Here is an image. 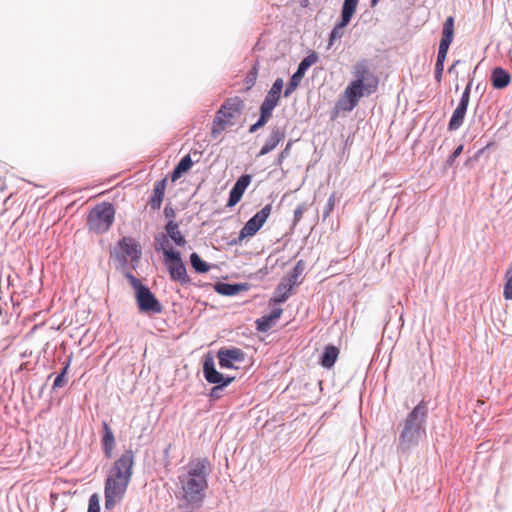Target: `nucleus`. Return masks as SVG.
I'll return each mask as SVG.
<instances>
[{
    "instance_id": "nucleus-45",
    "label": "nucleus",
    "mask_w": 512,
    "mask_h": 512,
    "mask_svg": "<svg viewBox=\"0 0 512 512\" xmlns=\"http://www.w3.org/2000/svg\"><path fill=\"white\" fill-rule=\"evenodd\" d=\"M334 205H335V195H334V194H332V195L329 197V199H328V201H327V203H326V205H325L324 211H323V217H324V219H325L326 217H328V216L330 215V213L333 211V209H334Z\"/></svg>"
},
{
    "instance_id": "nucleus-29",
    "label": "nucleus",
    "mask_w": 512,
    "mask_h": 512,
    "mask_svg": "<svg viewBox=\"0 0 512 512\" xmlns=\"http://www.w3.org/2000/svg\"><path fill=\"white\" fill-rule=\"evenodd\" d=\"M194 163L195 162L192 159L191 154L184 155L172 169L170 173L171 180L174 182L180 179L192 168Z\"/></svg>"
},
{
    "instance_id": "nucleus-4",
    "label": "nucleus",
    "mask_w": 512,
    "mask_h": 512,
    "mask_svg": "<svg viewBox=\"0 0 512 512\" xmlns=\"http://www.w3.org/2000/svg\"><path fill=\"white\" fill-rule=\"evenodd\" d=\"M201 365L205 381L212 385L207 396L210 401H217L222 397V392L235 381L236 377L217 370L215 357L211 351L203 354Z\"/></svg>"
},
{
    "instance_id": "nucleus-50",
    "label": "nucleus",
    "mask_w": 512,
    "mask_h": 512,
    "mask_svg": "<svg viewBox=\"0 0 512 512\" xmlns=\"http://www.w3.org/2000/svg\"><path fill=\"white\" fill-rule=\"evenodd\" d=\"M444 71V64L435 63L434 77L437 82H441Z\"/></svg>"
},
{
    "instance_id": "nucleus-21",
    "label": "nucleus",
    "mask_w": 512,
    "mask_h": 512,
    "mask_svg": "<svg viewBox=\"0 0 512 512\" xmlns=\"http://www.w3.org/2000/svg\"><path fill=\"white\" fill-rule=\"evenodd\" d=\"M293 293V288L291 284H287L283 280H280V282L275 287V290L273 292V295L269 299V306L270 307H279V305L284 304L289 297Z\"/></svg>"
},
{
    "instance_id": "nucleus-58",
    "label": "nucleus",
    "mask_w": 512,
    "mask_h": 512,
    "mask_svg": "<svg viewBox=\"0 0 512 512\" xmlns=\"http://www.w3.org/2000/svg\"><path fill=\"white\" fill-rule=\"evenodd\" d=\"M459 62H460V60H456V61L452 64V66L449 68V70H448V71H449L450 73H451V72H453V70H454L455 66H456Z\"/></svg>"
},
{
    "instance_id": "nucleus-22",
    "label": "nucleus",
    "mask_w": 512,
    "mask_h": 512,
    "mask_svg": "<svg viewBox=\"0 0 512 512\" xmlns=\"http://www.w3.org/2000/svg\"><path fill=\"white\" fill-rule=\"evenodd\" d=\"M340 350L334 344H327L324 346L318 360V364L327 370L332 369L338 360Z\"/></svg>"
},
{
    "instance_id": "nucleus-51",
    "label": "nucleus",
    "mask_w": 512,
    "mask_h": 512,
    "mask_svg": "<svg viewBox=\"0 0 512 512\" xmlns=\"http://www.w3.org/2000/svg\"><path fill=\"white\" fill-rule=\"evenodd\" d=\"M52 376H53V374H52V373H51V374H49V375L47 376L46 381H48ZM46 386H47V382H45V383H43V384L41 385V387H40V389H39V392H38V398H42V395H43V392H44V390H45Z\"/></svg>"
},
{
    "instance_id": "nucleus-57",
    "label": "nucleus",
    "mask_w": 512,
    "mask_h": 512,
    "mask_svg": "<svg viewBox=\"0 0 512 512\" xmlns=\"http://www.w3.org/2000/svg\"><path fill=\"white\" fill-rule=\"evenodd\" d=\"M170 449H171V444H168L164 450H163V457L164 459H168L169 458V452H170Z\"/></svg>"
},
{
    "instance_id": "nucleus-8",
    "label": "nucleus",
    "mask_w": 512,
    "mask_h": 512,
    "mask_svg": "<svg viewBox=\"0 0 512 512\" xmlns=\"http://www.w3.org/2000/svg\"><path fill=\"white\" fill-rule=\"evenodd\" d=\"M163 264L169 274L172 282L187 286L191 284V278L188 275L186 263L180 250H171L165 254Z\"/></svg>"
},
{
    "instance_id": "nucleus-16",
    "label": "nucleus",
    "mask_w": 512,
    "mask_h": 512,
    "mask_svg": "<svg viewBox=\"0 0 512 512\" xmlns=\"http://www.w3.org/2000/svg\"><path fill=\"white\" fill-rule=\"evenodd\" d=\"M100 444L104 457L108 460L112 459L116 439L112 428L106 420H103L101 423Z\"/></svg>"
},
{
    "instance_id": "nucleus-5",
    "label": "nucleus",
    "mask_w": 512,
    "mask_h": 512,
    "mask_svg": "<svg viewBox=\"0 0 512 512\" xmlns=\"http://www.w3.org/2000/svg\"><path fill=\"white\" fill-rule=\"evenodd\" d=\"M116 210L114 204L103 201L92 207L86 218L89 231L95 234H104L110 230L115 221Z\"/></svg>"
},
{
    "instance_id": "nucleus-23",
    "label": "nucleus",
    "mask_w": 512,
    "mask_h": 512,
    "mask_svg": "<svg viewBox=\"0 0 512 512\" xmlns=\"http://www.w3.org/2000/svg\"><path fill=\"white\" fill-rule=\"evenodd\" d=\"M167 187V179L162 178L160 180H157L152 189V194L149 197L148 204L150 205V208L154 211H157L161 208L164 197H165V191Z\"/></svg>"
},
{
    "instance_id": "nucleus-33",
    "label": "nucleus",
    "mask_w": 512,
    "mask_h": 512,
    "mask_svg": "<svg viewBox=\"0 0 512 512\" xmlns=\"http://www.w3.org/2000/svg\"><path fill=\"white\" fill-rule=\"evenodd\" d=\"M153 247L157 253H162L163 259H165V254L168 251L177 250L170 244V240L164 232L155 235Z\"/></svg>"
},
{
    "instance_id": "nucleus-1",
    "label": "nucleus",
    "mask_w": 512,
    "mask_h": 512,
    "mask_svg": "<svg viewBox=\"0 0 512 512\" xmlns=\"http://www.w3.org/2000/svg\"><path fill=\"white\" fill-rule=\"evenodd\" d=\"M211 472V466L208 458H198L188 464L186 473L178 476L181 492L176 494V498L183 501L179 508L190 507L192 509L202 508L206 499V490L208 489V477Z\"/></svg>"
},
{
    "instance_id": "nucleus-12",
    "label": "nucleus",
    "mask_w": 512,
    "mask_h": 512,
    "mask_svg": "<svg viewBox=\"0 0 512 512\" xmlns=\"http://www.w3.org/2000/svg\"><path fill=\"white\" fill-rule=\"evenodd\" d=\"M272 212V203H268L257 211L251 218L240 229L242 235H246L248 238L253 237L258 231L264 226L267 219Z\"/></svg>"
},
{
    "instance_id": "nucleus-10",
    "label": "nucleus",
    "mask_w": 512,
    "mask_h": 512,
    "mask_svg": "<svg viewBox=\"0 0 512 512\" xmlns=\"http://www.w3.org/2000/svg\"><path fill=\"white\" fill-rule=\"evenodd\" d=\"M359 0H344L339 21L334 25L329 33L328 46L343 36V29L351 22V19L357 9Z\"/></svg>"
},
{
    "instance_id": "nucleus-17",
    "label": "nucleus",
    "mask_w": 512,
    "mask_h": 512,
    "mask_svg": "<svg viewBox=\"0 0 512 512\" xmlns=\"http://www.w3.org/2000/svg\"><path fill=\"white\" fill-rule=\"evenodd\" d=\"M355 80L367 86V95L374 93L377 89V80L370 72L365 60L358 62L354 67Z\"/></svg>"
},
{
    "instance_id": "nucleus-20",
    "label": "nucleus",
    "mask_w": 512,
    "mask_h": 512,
    "mask_svg": "<svg viewBox=\"0 0 512 512\" xmlns=\"http://www.w3.org/2000/svg\"><path fill=\"white\" fill-rule=\"evenodd\" d=\"M283 314L281 307H273L271 311L255 320L256 331L266 333L272 329Z\"/></svg>"
},
{
    "instance_id": "nucleus-53",
    "label": "nucleus",
    "mask_w": 512,
    "mask_h": 512,
    "mask_svg": "<svg viewBox=\"0 0 512 512\" xmlns=\"http://www.w3.org/2000/svg\"><path fill=\"white\" fill-rule=\"evenodd\" d=\"M232 191L238 193L239 195H241L243 197L245 191L240 188V186L236 185L235 183L233 184L232 188H231Z\"/></svg>"
},
{
    "instance_id": "nucleus-46",
    "label": "nucleus",
    "mask_w": 512,
    "mask_h": 512,
    "mask_svg": "<svg viewBox=\"0 0 512 512\" xmlns=\"http://www.w3.org/2000/svg\"><path fill=\"white\" fill-rule=\"evenodd\" d=\"M494 142L492 141H488L485 146H483L482 148L478 149L474 155H473V159H475L476 161L479 160V158L487 151L489 150L492 146H494Z\"/></svg>"
},
{
    "instance_id": "nucleus-48",
    "label": "nucleus",
    "mask_w": 512,
    "mask_h": 512,
    "mask_svg": "<svg viewBox=\"0 0 512 512\" xmlns=\"http://www.w3.org/2000/svg\"><path fill=\"white\" fill-rule=\"evenodd\" d=\"M248 237L246 235H242V231L240 230L239 233H238V236L231 239L229 242H228V245L230 246H240L242 245V242L247 239Z\"/></svg>"
},
{
    "instance_id": "nucleus-7",
    "label": "nucleus",
    "mask_w": 512,
    "mask_h": 512,
    "mask_svg": "<svg viewBox=\"0 0 512 512\" xmlns=\"http://www.w3.org/2000/svg\"><path fill=\"white\" fill-rule=\"evenodd\" d=\"M110 257L115 260L130 259L132 268L137 269L142 258V247L135 238L122 236L110 251Z\"/></svg>"
},
{
    "instance_id": "nucleus-38",
    "label": "nucleus",
    "mask_w": 512,
    "mask_h": 512,
    "mask_svg": "<svg viewBox=\"0 0 512 512\" xmlns=\"http://www.w3.org/2000/svg\"><path fill=\"white\" fill-rule=\"evenodd\" d=\"M87 512H101L100 495L98 493L90 495L88 499Z\"/></svg>"
},
{
    "instance_id": "nucleus-9",
    "label": "nucleus",
    "mask_w": 512,
    "mask_h": 512,
    "mask_svg": "<svg viewBox=\"0 0 512 512\" xmlns=\"http://www.w3.org/2000/svg\"><path fill=\"white\" fill-rule=\"evenodd\" d=\"M244 107L245 103L239 97L227 99L216 113L212 128H216V126L236 125V122L233 120L241 116Z\"/></svg>"
},
{
    "instance_id": "nucleus-14",
    "label": "nucleus",
    "mask_w": 512,
    "mask_h": 512,
    "mask_svg": "<svg viewBox=\"0 0 512 512\" xmlns=\"http://www.w3.org/2000/svg\"><path fill=\"white\" fill-rule=\"evenodd\" d=\"M454 23L455 19L452 16L446 18L442 27V37L439 43L436 63L444 64L449 47L454 37Z\"/></svg>"
},
{
    "instance_id": "nucleus-52",
    "label": "nucleus",
    "mask_w": 512,
    "mask_h": 512,
    "mask_svg": "<svg viewBox=\"0 0 512 512\" xmlns=\"http://www.w3.org/2000/svg\"><path fill=\"white\" fill-rule=\"evenodd\" d=\"M268 268H261L256 272V275L259 279H263L268 274Z\"/></svg>"
},
{
    "instance_id": "nucleus-3",
    "label": "nucleus",
    "mask_w": 512,
    "mask_h": 512,
    "mask_svg": "<svg viewBox=\"0 0 512 512\" xmlns=\"http://www.w3.org/2000/svg\"><path fill=\"white\" fill-rule=\"evenodd\" d=\"M427 418V402L422 399L408 412L403 421V428L399 433L397 443L399 454H409L419 445L421 438L426 435Z\"/></svg>"
},
{
    "instance_id": "nucleus-13",
    "label": "nucleus",
    "mask_w": 512,
    "mask_h": 512,
    "mask_svg": "<svg viewBox=\"0 0 512 512\" xmlns=\"http://www.w3.org/2000/svg\"><path fill=\"white\" fill-rule=\"evenodd\" d=\"M318 55L316 52H311L309 55L304 57L299 63L296 71L291 76L285 90L284 96L288 97L296 88L299 86L301 80L303 79L306 71L317 62Z\"/></svg>"
},
{
    "instance_id": "nucleus-2",
    "label": "nucleus",
    "mask_w": 512,
    "mask_h": 512,
    "mask_svg": "<svg viewBox=\"0 0 512 512\" xmlns=\"http://www.w3.org/2000/svg\"><path fill=\"white\" fill-rule=\"evenodd\" d=\"M134 466L135 452L131 448L125 449L111 464L104 481L105 511L112 510L124 498Z\"/></svg>"
},
{
    "instance_id": "nucleus-31",
    "label": "nucleus",
    "mask_w": 512,
    "mask_h": 512,
    "mask_svg": "<svg viewBox=\"0 0 512 512\" xmlns=\"http://www.w3.org/2000/svg\"><path fill=\"white\" fill-rule=\"evenodd\" d=\"M305 269V262L300 259L296 262L293 268L287 272L285 276L282 277L281 280L286 282L287 284H291L292 288L299 286L302 281L299 280L300 276L303 274Z\"/></svg>"
},
{
    "instance_id": "nucleus-18",
    "label": "nucleus",
    "mask_w": 512,
    "mask_h": 512,
    "mask_svg": "<svg viewBox=\"0 0 512 512\" xmlns=\"http://www.w3.org/2000/svg\"><path fill=\"white\" fill-rule=\"evenodd\" d=\"M280 98L274 95L266 94L264 101L260 106V116L258 120L252 124L249 128H262L266 125L268 120L272 116L274 108L277 106Z\"/></svg>"
},
{
    "instance_id": "nucleus-55",
    "label": "nucleus",
    "mask_w": 512,
    "mask_h": 512,
    "mask_svg": "<svg viewBox=\"0 0 512 512\" xmlns=\"http://www.w3.org/2000/svg\"><path fill=\"white\" fill-rule=\"evenodd\" d=\"M476 162L475 159H473V156L469 157L465 163H464V166L466 167H469V168H472L474 166V163Z\"/></svg>"
},
{
    "instance_id": "nucleus-28",
    "label": "nucleus",
    "mask_w": 512,
    "mask_h": 512,
    "mask_svg": "<svg viewBox=\"0 0 512 512\" xmlns=\"http://www.w3.org/2000/svg\"><path fill=\"white\" fill-rule=\"evenodd\" d=\"M345 94L353 107L364 94L367 95V86L361 84L360 80H354L347 86Z\"/></svg>"
},
{
    "instance_id": "nucleus-24",
    "label": "nucleus",
    "mask_w": 512,
    "mask_h": 512,
    "mask_svg": "<svg viewBox=\"0 0 512 512\" xmlns=\"http://www.w3.org/2000/svg\"><path fill=\"white\" fill-rule=\"evenodd\" d=\"M164 233L168 237L170 241L173 242V244L176 247H185L187 244V240L183 233L180 231V223L179 222H172L165 223L164 225Z\"/></svg>"
},
{
    "instance_id": "nucleus-26",
    "label": "nucleus",
    "mask_w": 512,
    "mask_h": 512,
    "mask_svg": "<svg viewBox=\"0 0 512 512\" xmlns=\"http://www.w3.org/2000/svg\"><path fill=\"white\" fill-rule=\"evenodd\" d=\"M285 136V130H272V133L258 152L257 157L264 156L273 151L284 140Z\"/></svg>"
},
{
    "instance_id": "nucleus-35",
    "label": "nucleus",
    "mask_w": 512,
    "mask_h": 512,
    "mask_svg": "<svg viewBox=\"0 0 512 512\" xmlns=\"http://www.w3.org/2000/svg\"><path fill=\"white\" fill-rule=\"evenodd\" d=\"M464 150V145L459 144L457 145L454 150L450 153V155L447 157V159L443 163V171L448 170V168L453 167L455 164L456 159L462 154Z\"/></svg>"
},
{
    "instance_id": "nucleus-32",
    "label": "nucleus",
    "mask_w": 512,
    "mask_h": 512,
    "mask_svg": "<svg viewBox=\"0 0 512 512\" xmlns=\"http://www.w3.org/2000/svg\"><path fill=\"white\" fill-rule=\"evenodd\" d=\"M189 263L193 271L197 274L208 273L212 268L216 267L215 264H211L203 260L197 252H192L189 255Z\"/></svg>"
},
{
    "instance_id": "nucleus-36",
    "label": "nucleus",
    "mask_w": 512,
    "mask_h": 512,
    "mask_svg": "<svg viewBox=\"0 0 512 512\" xmlns=\"http://www.w3.org/2000/svg\"><path fill=\"white\" fill-rule=\"evenodd\" d=\"M503 297L505 300H512V267L507 270L505 275Z\"/></svg>"
},
{
    "instance_id": "nucleus-37",
    "label": "nucleus",
    "mask_w": 512,
    "mask_h": 512,
    "mask_svg": "<svg viewBox=\"0 0 512 512\" xmlns=\"http://www.w3.org/2000/svg\"><path fill=\"white\" fill-rule=\"evenodd\" d=\"M257 76H258V69L256 67V65H254L246 74L245 76V79H244V84H245V90L248 91L250 90L256 83V80H257Z\"/></svg>"
},
{
    "instance_id": "nucleus-56",
    "label": "nucleus",
    "mask_w": 512,
    "mask_h": 512,
    "mask_svg": "<svg viewBox=\"0 0 512 512\" xmlns=\"http://www.w3.org/2000/svg\"><path fill=\"white\" fill-rule=\"evenodd\" d=\"M190 154H191V157L192 156L197 157V159L194 160L195 163L200 161V157L202 155V152H200L198 150H192V152Z\"/></svg>"
},
{
    "instance_id": "nucleus-34",
    "label": "nucleus",
    "mask_w": 512,
    "mask_h": 512,
    "mask_svg": "<svg viewBox=\"0 0 512 512\" xmlns=\"http://www.w3.org/2000/svg\"><path fill=\"white\" fill-rule=\"evenodd\" d=\"M119 263V266L116 267L118 271L122 273V275L125 277V279L128 281L129 285L131 286V277H136L132 270V260L130 259H124V260H116Z\"/></svg>"
},
{
    "instance_id": "nucleus-39",
    "label": "nucleus",
    "mask_w": 512,
    "mask_h": 512,
    "mask_svg": "<svg viewBox=\"0 0 512 512\" xmlns=\"http://www.w3.org/2000/svg\"><path fill=\"white\" fill-rule=\"evenodd\" d=\"M292 144H293V142L291 140L288 141V143L286 144L285 148L278 154V156L274 160V165L275 166H281L283 161H284V159L289 156Z\"/></svg>"
},
{
    "instance_id": "nucleus-19",
    "label": "nucleus",
    "mask_w": 512,
    "mask_h": 512,
    "mask_svg": "<svg viewBox=\"0 0 512 512\" xmlns=\"http://www.w3.org/2000/svg\"><path fill=\"white\" fill-rule=\"evenodd\" d=\"M216 293L222 296L233 297L244 291H248L251 285L247 282H223L218 281L212 285Z\"/></svg>"
},
{
    "instance_id": "nucleus-41",
    "label": "nucleus",
    "mask_w": 512,
    "mask_h": 512,
    "mask_svg": "<svg viewBox=\"0 0 512 512\" xmlns=\"http://www.w3.org/2000/svg\"><path fill=\"white\" fill-rule=\"evenodd\" d=\"M163 215H164V218L166 220V223H169L170 221L176 222L175 221L176 211L172 207L170 202L165 204V207H164V210H163Z\"/></svg>"
},
{
    "instance_id": "nucleus-27",
    "label": "nucleus",
    "mask_w": 512,
    "mask_h": 512,
    "mask_svg": "<svg viewBox=\"0 0 512 512\" xmlns=\"http://www.w3.org/2000/svg\"><path fill=\"white\" fill-rule=\"evenodd\" d=\"M73 359V353L67 356L66 360L63 363L62 368L54 378L51 393L56 392L58 389L63 388L68 383V373L71 366V362Z\"/></svg>"
},
{
    "instance_id": "nucleus-6",
    "label": "nucleus",
    "mask_w": 512,
    "mask_h": 512,
    "mask_svg": "<svg viewBox=\"0 0 512 512\" xmlns=\"http://www.w3.org/2000/svg\"><path fill=\"white\" fill-rule=\"evenodd\" d=\"M131 288L140 314L152 316L163 312V304L148 285L142 283L137 277H131Z\"/></svg>"
},
{
    "instance_id": "nucleus-60",
    "label": "nucleus",
    "mask_w": 512,
    "mask_h": 512,
    "mask_svg": "<svg viewBox=\"0 0 512 512\" xmlns=\"http://www.w3.org/2000/svg\"><path fill=\"white\" fill-rule=\"evenodd\" d=\"M205 284H199V287H203Z\"/></svg>"
},
{
    "instance_id": "nucleus-44",
    "label": "nucleus",
    "mask_w": 512,
    "mask_h": 512,
    "mask_svg": "<svg viewBox=\"0 0 512 512\" xmlns=\"http://www.w3.org/2000/svg\"><path fill=\"white\" fill-rule=\"evenodd\" d=\"M305 210H306L305 203L297 205V207L294 210V215H293V225L294 226L297 225V223L302 219V216H303V213L305 212Z\"/></svg>"
},
{
    "instance_id": "nucleus-15",
    "label": "nucleus",
    "mask_w": 512,
    "mask_h": 512,
    "mask_svg": "<svg viewBox=\"0 0 512 512\" xmlns=\"http://www.w3.org/2000/svg\"><path fill=\"white\" fill-rule=\"evenodd\" d=\"M472 82H473V79H471L468 82L467 86L465 87V89L462 93V96L460 98V101L458 103V106L456 107V109L454 110V112L450 118L448 128H458L459 126L462 125L465 114L467 112L469 100H470V92H471Z\"/></svg>"
},
{
    "instance_id": "nucleus-42",
    "label": "nucleus",
    "mask_w": 512,
    "mask_h": 512,
    "mask_svg": "<svg viewBox=\"0 0 512 512\" xmlns=\"http://www.w3.org/2000/svg\"><path fill=\"white\" fill-rule=\"evenodd\" d=\"M251 181H252V175L244 173L237 178V180L235 181V184L240 186V188H242L244 191H246V189L250 185Z\"/></svg>"
},
{
    "instance_id": "nucleus-59",
    "label": "nucleus",
    "mask_w": 512,
    "mask_h": 512,
    "mask_svg": "<svg viewBox=\"0 0 512 512\" xmlns=\"http://www.w3.org/2000/svg\"><path fill=\"white\" fill-rule=\"evenodd\" d=\"M379 1L380 0H370L371 7H375L379 3Z\"/></svg>"
},
{
    "instance_id": "nucleus-30",
    "label": "nucleus",
    "mask_w": 512,
    "mask_h": 512,
    "mask_svg": "<svg viewBox=\"0 0 512 512\" xmlns=\"http://www.w3.org/2000/svg\"><path fill=\"white\" fill-rule=\"evenodd\" d=\"M491 84L495 89H503L511 82L510 73L502 67H495L491 72Z\"/></svg>"
},
{
    "instance_id": "nucleus-40",
    "label": "nucleus",
    "mask_w": 512,
    "mask_h": 512,
    "mask_svg": "<svg viewBox=\"0 0 512 512\" xmlns=\"http://www.w3.org/2000/svg\"><path fill=\"white\" fill-rule=\"evenodd\" d=\"M283 85H284L283 79L277 78L274 81V83L272 84V87L270 88V90L267 93L270 94V95H274V96H277V97L280 98L281 92H282V89H283Z\"/></svg>"
},
{
    "instance_id": "nucleus-25",
    "label": "nucleus",
    "mask_w": 512,
    "mask_h": 512,
    "mask_svg": "<svg viewBox=\"0 0 512 512\" xmlns=\"http://www.w3.org/2000/svg\"><path fill=\"white\" fill-rule=\"evenodd\" d=\"M164 233L168 237L170 241L173 242V244L176 247H185L187 244V240L183 233L180 231V223L179 222H172L165 223L164 225Z\"/></svg>"
},
{
    "instance_id": "nucleus-54",
    "label": "nucleus",
    "mask_w": 512,
    "mask_h": 512,
    "mask_svg": "<svg viewBox=\"0 0 512 512\" xmlns=\"http://www.w3.org/2000/svg\"><path fill=\"white\" fill-rule=\"evenodd\" d=\"M224 130H211V137L216 140L218 139Z\"/></svg>"
},
{
    "instance_id": "nucleus-11",
    "label": "nucleus",
    "mask_w": 512,
    "mask_h": 512,
    "mask_svg": "<svg viewBox=\"0 0 512 512\" xmlns=\"http://www.w3.org/2000/svg\"><path fill=\"white\" fill-rule=\"evenodd\" d=\"M218 360L220 369H237L236 363H242L245 360L246 353L235 346H223L216 351L214 356Z\"/></svg>"
},
{
    "instance_id": "nucleus-49",
    "label": "nucleus",
    "mask_w": 512,
    "mask_h": 512,
    "mask_svg": "<svg viewBox=\"0 0 512 512\" xmlns=\"http://www.w3.org/2000/svg\"><path fill=\"white\" fill-rule=\"evenodd\" d=\"M341 137L345 138L344 146H343V154H344L353 141L354 133H351V130H349V133L347 135L342 133Z\"/></svg>"
},
{
    "instance_id": "nucleus-43",
    "label": "nucleus",
    "mask_w": 512,
    "mask_h": 512,
    "mask_svg": "<svg viewBox=\"0 0 512 512\" xmlns=\"http://www.w3.org/2000/svg\"><path fill=\"white\" fill-rule=\"evenodd\" d=\"M241 199H242L241 195H239L238 193H236L230 189L228 199L226 202V207L227 208L234 207L236 204H238L241 201Z\"/></svg>"
},
{
    "instance_id": "nucleus-47",
    "label": "nucleus",
    "mask_w": 512,
    "mask_h": 512,
    "mask_svg": "<svg viewBox=\"0 0 512 512\" xmlns=\"http://www.w3.org/2000/svg\"><path fill=\"white\" fill-rule=\"evenodd\" d=\"M483 118H484L483 113L478 114V111L476 110L474 113V116L472 118L471 125L476 126L477 128L479 126H485L486 123L484 122Z\"/></svg>"
}]
</instances>
